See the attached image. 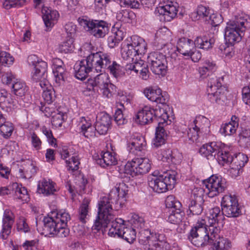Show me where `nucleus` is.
<instances>
[{"instance_id": "6e6d98bb", "label": "nucleus", "mask_w": 250, "mask_h": 250, "mask_svg": "<svg viewBox=\"0 0 250 250\" xmlns=\"http://www.w3.org/2000/svg\"><path fill=\"white\" fill-rule=\"evenodd\" d=\"M26 2V0H5L3 3V6L6 9H9L12 7L23 6Z\"/></svg>"}, {"instance_id": "0eeeda50", "label": "nucleus", "mask_w": 250, "mask_h": 250, "mask_svg": "<svg viewBox=\"0 0 250 250\" xmlns=\"http://www.w3.org/2000/svg\"><path fill=\"white\" fill-rule=\"evenodd\" d=\"M221 80H223V77L217 78L213 76L209 79L208 83L207 92L209 101L213 104H223L226 97L225 89L222 87Z\"/></svg>"}, {"instance_id": "f704fd0d", "label": "nucleus", "mask_w": 250, "mask_h": 250, "mask_svg": "<svg viewBox=\"0 0 250 250\" xmlns=\"http://www.w3.org/2000/svg\"><path fill=\"white\" fill-rule=\"evenodd\" d=\"M11 194L14 193L16 198L21 199L23 201H27L29 199L28 192L25 187L17 183L11 185Z\"/></svg>"}, {"instance_id": "338daca9", "label": "nucleus", "mask_w": 250, "mask_h": 250, "mask_svg": "<svg viewBox=\"0 0 250 250\" xmlns=\"http://www.w3.org/2000/svg\"><path fill=\"white\" fill-rule=\"evenodd\" d=\"M114 121L118 125H124L126 120L124 118L122 108L118 107L114 114Z\"/></svg>"}, {"instance_id": "49530a36", "label": "nucleus", "mask_w": 250, "mask_h": 250, "mask_svg": "<svg viewBox=\"0 0 250 250\" xmlns=\"http://www.w3.org/2000/svg\"><path fill=\"white\" fill-rule=\"evenodd\" d=\"M5 121V120H4ZM0 133L5 139L9 138L13 131L14 126L11 123L5 121L0 122Z\"/></svg>"}, {"instance_id": "ea45409f", "label": "nucleus", "mask_w": 250, "mask_h": 250, "mask_svg": "<svg viewBox=\"0 0 250 250\" xmlns=\"http://www.w3.org/2000/svg\"><path fill=\"white\" fill-rule=\"evenodd\" d=\"M50 108L49 107H46L45 110L46 112H48L49 115L52 116L51 123L53 126L55 127H61L64 121V114L58 110L57 112L55 111H49Z\"/></svg>"}, {"instance_id": "bf43d9fd", "label": "nucleus", "mask_w": 250, "mask_h": 250, "mask_svg": "<svg viewBox=\"0 0 250 250\" xmlns=\"http://www.w3.org/2000/svg\"><path fill=\"white\" fill-rule=\"evenodd\" d=\"M88 203L83 202L81 206L79 209V219L83 223H86V219L88 213Z\"/></svg>"}, {"instance_id": "de8ad7c7", "label": "nucleus", "mask_w": 250, "mask_h": 250, "mask_svg": "<svg viewBox=\"0 0 250 250\" xmlns=\"http://www.w3.org/2000/svg\"><path fill=\"white\" fill-rule=\"evenodd\" d=\"M141 3L137 0H124V3L125 5L129 6L131 8L139 9L140 8L142 5L145 4L149 5L153 3L155 0H140Z\"/></svg>"}, {"instance_id": "603ef678", "label": "nucleus", "mask_w": 250, "mask_h": 250, "mask_svg": "<svg viewBox=\"0 0 250 250\" xmlns=\"http://www.w3.org/2000/svg\"><path fill=\"white\" fill-rule=\"evenodd\" d=\"M73 39L72 38H69L66 41L63 42L59 46V51L61 53H67L69 52L72 51L74 48L73 44Z\"/></svg>"}, {"instance_id": "680f3d73", "label": "nucleus", "mask_w": 250, "mask_h": 250, "mask_svg": "<svg viewBox=\"0 0 250 250\" xmlns=\"http://www.w3.org/2000/svg\"><path fill=\"white\" fill-rule=\"evenodd\" d=\"M133 15V13L132 12L125 10L117 13V18L122 21L129 22Z\"/></svg>"}, {"instance_id": "20e7f679", "label": "nucleus", "mask_w": 250, "mask_h": 250, "mask_svg": "<svg viewBox=\"0 0 250 250\" xmlns=\"http://www.w3.org/2000/svg\"><path fill=\"white\" fill-rule=\"evenodd\" d=\"M250 27V18L246 15L241 17L235 21H230L227 23L225 32L226 43L232 45L241 41L244 32Z\"/></svg>"}, {"instance_id": "cd10ccee", "label": "nucleus", "mask_w": 250, "mask_h": 250, "mask_svg": "<svg viewBox=\"0 0 250 250\" xmlns=\"http://www.w3.org/2000/svg\"><path fill=\"white\" fill-rule=\"evenodd\" d=\"M209 250H228L231 246L230 242L226 238L221 237L219 233L215 235Z\"/></svg>"}, {"instance_id": "c85d7f7f", "label": "nucleus", "mask_w": 250, "mask_h": 250, "mask_svg": "<svg viewBox=\"0 0 250 250\" xmlns=\"http://www.w3.org/2000/svg\"><path fill=\"white\" fill-rule=\"evenodd\" d=\"M81 133L85 138H90L96 136L95 125L92 126L90 120H87L85 117H81L80 120Z\"/></svg>"}, {"instance_id": "aec40b11", "label": "nucleus", "mask_w": 250, "mask_h": 250, "mask_svg": "<svg viewBox=\"0 0 250 250\" xmlns=\"http://www.w3.org/2000/svg\"><path fill=\"white\" fill-rule=\"evenodd\" d=\"M146 146L145 138L141 135H134L127 143V150L135 155L140 153L145 149Z\"/></svg>"}, {"instance_id": "f8f14e48", "label": "nucleus", "mask_w": 250, "mask_h": 250, "mask_svg": "<svg viewBox=\"0 0 250 250\" xmlns=\"http://www.w3.org/2000/svg\"><path fill=\"white\" fill-rule=\"evenodd\" d=\"M208 189V195L210 198L218 196L227 190L228 183L226 179L220 175H212L204 181Z\"/></svg>"}, {"instance_id": "7c9ffc66", "label": "nucleus", "mask_w": 250, "mask_h": 250, "mask_svg": "<svg viewBox=\"0 0 250 250\" xmlns=\"http://www.w3.org/2000/svg\"><path fill=\"white\" fill-rule=\"evenodd\" d=\"M97 164L102 167L115 165L117 163V160L111 153L106 151L103 154L101 153L100 156L99 155L94 156Z\"/></svg>"}, {"instance_id": "dca6fc26", "label": "nucleus", "mask_w": 250, "mask_h": 250, "mask_svg": "<svg viewBox=\"0 0 250 250\" xmlns=\"http://www.w3.org/2000/svg\"><path fill=\"white\" fill-rule=\"evenodd\" d=\"M177 3L174 5L172 2H170L169 4L160 6L156 8L154 13L156 16L160 17L161 21H170L177 15Z\"/></svg>"}, {"instance_id": "7ed1b4c3", "label": "nucleus", "mask_w": 250, "mask_h": 250, "mask_svg": "<svg viewBox=\"0 0 250 250\" xmlns=\"http://www.w3.org/2000/svg\"><path fill=\"white\" fill-rule=\"evenodd\" d=\"M176 172L167 170L161 174L159 171H154L147 178L149 187L157 193L165 192L172 189L176 183Z\"/></svg>"}, {"instance_id": "5701e85b", "label": "nucleus", "mask_w": 250, "mask_h": 250, "mask_svg": "<svg viewBox=\"0 0 250 250\" xmlns=\"http://www.w3.org/2000/svg\"><path fill=\"white\" fill-rule=\"evenodd\" d=\"M220 145V143L214 142L204 144L199 149V152L208 160H214L217 152H219Z\"/></svg>"}, {"instance_id": "c756f323", "label": "nucleus", "mask_w": 250, "mask_h": 250, "mask_svg": "<svg viewBox=\"0 0 250 250\" xmlns=\"http://www.w3.org/2000/svg\"><path fill=\"white\" fill-rule=\"evenodd\" d=\"M239 119L235 115H233L231 120L222 126L220 129V133L224 136H230L234 134L239 126Z\"/></svg>"}, {"instance_id": "79ce46f5", "label": "nucleus", "mask_w": 250, "mask_h": 250, "mask_svg": "<svg viewBox=\"0 0 250 250\" xmlns=\"http://www.w3.org/2000/svg\"><path fill=\"white\" fill-rule=\"evenodd\" d=\"M152 113L154 116V120H156L157 121L158 125H159V122H160V121L162 123V126H165V125H168L167 122L169 117L165 109L159 107L158 108H156L154 109V112Z\"/></svg>"}, {"instance_id": "1a4fd4ad", "label": "nucleus", "mask_w": 250, "mask_h": 250, "mask_svg": "<svg viewBox=\"0 0 250 250\" xmlns=\"http://www.w3.org/2000/svg\"><path fill=\"white\" fill-rule=\"evenodd\" d=\"M85 63L93 72L105 71V68L110 62V55L102 51L92 53L84 60Z\"/></svg>"}, {"instance_id": "423d86ee", "label": "nucleus", "mask_w": 250, "mask_h": 250, "mask_svg": "<svg viewBox=\"0 0 250 250\" xmlns=\"http://www.w3.org/2000/svg\"><path fill=\"white\" fill-rule=\"evenodd\" d=\"M78 21L85 31L96 38H104L109 31L108 23L103 20H90L79 18Z\"/></svg>"}, {"instance_id": "6ab92c4d", "label": "nucleus", "mask_w": 250, "mask_h": 250, "mask_svg": "<svg viewBox=\"0 0 250 250\" xmlns=\"http://www.w3.org/2000/svg\"><path fill=\"white\" fill-rule=\"evenodd\" d=\"M111 117L107 113L102 112L99 114L95 123V129L100 135L105 134L111 124Z\"/></svg>"}, {"instance_id": "4468645a", "label": "nucleus", "mask_w": 250, "mask_h": 250, "mask_svg": "<svg viewBox=\"0 0 250 250\" xmlns=\"http://www.w3.org/2000/svg\"><path fill=\"white\" fill-rule=\"evenodd\" d=\"M150 70L156 75L164 76L167 69V61L163 54L158 52L150 53L147 58Z\"/></svg>"}, {"instance_id": "3c124183", "label": "nucleus", "mask_w": 250, "mask_h": 250, "mask_svg": "<svg viewBox=\"0 0 250 250\" xmlns=\"http://www.w3.org/2000/svg\"><path fill=\"white\" fill-rule=\"evenodd\" d=\"M54 218L57 220L58 223H60L61 227H63V228H67L66 227L67 222L70 219V217L68 213L60 211L56 214Z\"/></svg>"}, {"instance_id": "13d9d810", "label": "nucleus", "mask_w": 250, "mask_h": 250, "mask_svg": "<svg viewBox=\"0 0 250 250\" xmlns=\"http://www.w3.org/2000/svg\"><path fill=\"white\" fill-rule=\"evenodd\" d=\"M42 97L47 104H51L56 98L54 90L51 87L50 89L47 88L43 92Z\"/></svg>"}, {"instance_id": "f3484780", "label": "nucleus", "mask_w": 250, "mask_h": 250, "mask_svg": "<svg viewBox=\"0 0 250 250\" xmlns=\"http://www.w3.org/2000/svg\"><path fill=\"white\" fill-rule=\"evenodd\" d=\"M144 94L149 100L157 104L164 105L168 101L167 94L162 93V90L157 87H147L144 90Z\"/></svg>"}, {"instance_id": "e2e57ef3", "label": "nucleus", "mask_w": 250, "mask_h": 250, "mask_svg": "<svg viewBox=\"0 0 250 250\" xmlns=\"http://www.w3.org/2000/svg\"><path fill=\"white\" fill-rule=\"evenodd\" d=\"M64 66H63L53 69V72L55 77V81L57 83H61V81H64V75L65 74V70Z\"/></svg>"}, {"instance_id": "0e129e2a", "label": "nucleus", "mask_w": 250, "mask_h": 250, "mask_svg": "<svg viewBox=\"0 0 250 250\" xmlns=\"http://www.w3.org/2000/svg\"><path fill=\"white\" fill-rule=\"evenodd\" d=\"M42 132L47 138V141L50 145L52 146L54 145L55 146H57V140L54 137L52 131L50 129L47 128L45 126H43L42 127Z\"/></svg>"}, {"instance_id": "4d7b16f0", "label": "nucleus", "mask_w": 250, "mask_h": 250, "mask_svg": "<svg viewBox=\"0 0 250 250\" xmlns=\"http://www.w3.org/2000/svg\"><path fill=\"white\" fill-rule=\"evenodd\" d=\"M17 229L19 232L26 233L30 231V228L23 217H20L17 222Z\"/></svg>"}, {"instance_id": "4be33fe9", "label": "nucleus", "mask_w": 250, "mask_h": 250, "mask_svg": "<svg viewBox=\"0 0 250 250\" xmlns=\"http://www.w3.org/2000/svg\"><path fill=\"white\" fill-rule=\"evenodd\" d=\"M208 214L209 226L216 227L220 229V227L223 226L224 223L225 215L222 210L221 211L220 208L216 207L209 209Z\"/></svg>"}, {"instance_id": "9d476101", "label": "nucleus", "mask_w": 250, "mask_h": 250, "mask_svg": "<svg viewBox=\"0 0 250 250\" xmlns=\"http://www.w3.org/2000/svg\"><path fill=\"white\" fill-rule=\"evenodd\" d=\"M43 227L42 233L45 236L65 237L68 235L69 230L60 226L53 216L45 217L43 220Z\"/></svg>"}, {"instance_id": "4c0bfd02", "label": "nucleus", "mask_w": 250, "mask_h": 250, "mask_svg": "<svg viewBox=\"0 0 250 250\" xmlns=\"http://www.w3.org/2000/svg\"><path fill=\"white\" fill-rule=\"evenodd\" d=\"M28 61L29 64L34 66L35 70L47 72V64L42 60H40L35 55H30L28 58Z\"/></svg>"}, {"instance_id": "c03bdc74", "label": "nucleus", "mask_w": 250, "mask_h": 250, "mask_svg": "<svg viewBox=\"0 0 250 250\" xmlns=\"http://www.w3.org/2000/svg\"><path fill=\"white\" fill-rule=\"evenodd\" d=\"M12 88L14 93L20 97L25 96L28 90L25 83L18 80L14 81V83L12 84Z\"/></svg>"}, {"instance_id": "a878e982", "label": "nucleus", "mask_w": 250, "mask_h": 250, "mask_svg": "<svg viewBox=\"0 0 250 250\" xmlns=\"http://www.w3.org/2000/svg\"><path fill=\"white\" fill-rule=\"evenodd\" d=\"M194 48L193 42L190 39L182 38L179 39L177 42L178 51L185 56H189L192 53V50H194Z\"/></svg>"}, {"instance_id": "a211bd4d", "label": "nucleus", "mask_w": 250, "mask_h": 250, "mask_svg": "<svg viewBox=\"0 0 250 250\" xmlns=\"http://www.w3.org/2000/svg\"><path fill=\"white\" fill-rule=\"evenodd\" d=\"M138 219L133 221V227H125L124 226L121 232V235L120 238H122L130 244L132 243L136 237L137 231L135 228L139 231V228L144 226L143 219L138 218Z\"/></svg>"}, {"instance_id": "412c9836", "label": "nucleus", "mask_w": 250, "mask_h": 250, "mask_svg": "<svg viewBox=\"0 0 250 250\" xmlns=\"http://www.w3.org/2000/svg\"><path fill=\"white\" fill-rule=\"evenodd\" d=\"M94 79L88 80L87 86L89 90L98 92L100 89L107 86L109 82L108 76L104 72H100Z\"/></svg>"}, {"instance_id": "b1692460", "label": "nucleus", "mask_w": 250, "mask_h": 250, "mask_svg": "<svg viewBox=\"0 0 250 250\" xmlns=\"http://www.w3.org/2000/svg\"><path fill=\"white\" fill-rule=\"evenodd\" d=\"M154 109L148 106L144 107L138 112L134 118L135 121L141 125L148 124L154 120L153 113Z\"/></svg>"}, {"instance_id": "58836bf2", "label": "nucleus", "mask_w": 250, "mask_h": 250, "mask_svg": "<svg viewBox=\"0 0 250 250\" xmlns=\"http://www.w3.org/2000/svg\"><path fill=\"white\" fill-rule=\"evenodd\" d=\"M219 152H217L216 158L214 160L218 161L220 165L224 166L225 164L231 163L233 161V158L230 155L229 153L224 150L222 145H220V149L219 150Z\"/></svg>"}, {"instance_id": "69168bd1", "label": "nucleus", "mask_w": 250, "mask_h": 250, "mask_svg": "<svg viewBox=\"0 0 250 250\" xmlns=\"http://www.w3.org/2000/svg\"><path fill=\"white\" fill-rule=\"evenodd\" d=\"M208 22L212 26H217L222 22L221 16L215 14H213L208 16Z\"/></svg>"}, {"instance_id": "39448f33", "label": "nucleus", "mask_w": 250, "mask_h": 250, "mask_svg": "<svg viewBox=\"0 0 250 250\" xmlns=\"http://www.w3.org/2000/svg\"><path fill=\"white\" fill-rule=\"evenodd\" d=\"M122 49V55L124 59H133L136 55L145 53L146 44L144 40L137 36H133L127 38L124 42Z\"/></svg>"}, {"instance_id": "6e6552de", "label": "nucleus", "mask_w": 250, "mask_h": 250, "mask_svg": "<svg viewBox=\"0 0 250 250\" xmlns=\"http://www.w3.org/2000/svg\"><path fill=\"white\" fill-rule=\"evenodd\" d=\"M115 212L114 211V217L111 219L105 225H104V221L101 218H99V209H98V214L95 219L94 224L92 227L93 230H96L99 231L101 230L103 233L105 231V229L107 227L108 224L111 223V228L109 229L108 234L111 237H121V231L122 229L124 227V220L122 218H115Z\"/></svg>"}, {"instance_id": "2eb2a0df", "label": "nucleus", "mask_w": 250, "mask_h": 250, "mask_svg": "<svg viewBox=\"0 0 250 250\" xmlns=\"http://www.w3.org/2000/svg\"><path fill=\"white\" fill-rule=\"evenodd\" d=\"M223 213L228 217H236L241 214V209L236 197L231 194L224 195L222 199Z\"/></svg>"}, {"instance_id": "f03ea898", "label": "nucleus", "mask_w": 250, "mask_h": 250, "mask_svg": "<svg viewBox=\"0 0 250 250\" xmlns=\"http://www.w3.org/2000/svg\"><path fill=\"white\" fill-rule=\"evenodd\" d=\"M220 233L216 227L206 225L205 220L198 221L188 235V239L197 247H204L212 242L215 235Z\"/></svg>"}, {"instance_id": "72a5a7b5", "label": "nucleus", "mask_w": 250, "mask_h": 250, "mask_svg": "<svg viewBox=\"0 0 250 250\" xmlns=\"http://www.w3.org/2000/svg\"><path fill=\"white\" fill-rule=\"evenodd\" d=\"M248 156L243 153H239L231 162L232 169L237 171V175L242 172V168L248 162Z\"/></svg>"}, {"instance_id": "c9c22d12", "label": "nucleus", "mask_w": 250, "mask_h": 250, "mask_svg": "<svg viewBox=\"0 0 250 250\" xmlns=\"http://www.w3.org/2000/svg\"><path fill=\"white\" fill-rule=\"evenodd\" d=\"M214 42L213 38H209L206 36H198L195 39L193 44L194 47L208 50L212 47Z\"/></svg>"}, {"instance_id": "774afa93", "label": "nucleus", "mask_w": 250, "mask_h": 250, "mask_svg": "<svg viewBox=\"0 0 250 250\" xmlns=\"http://www.w3.org/2000/svg\"><path fill=\"white\" fill-rule=\"evenodd\" d=\"M243 101L248 105H250V86H244L242 89Z\"/></svg>"}, {"instance_id": "052dcab7", "label": "nucleus", "mask_w": 250, "mask_h": 250, "mask_svg": "<svg viewBox=\"0 0 250 250\" xmlns=\"http://www.w3.org/2000/svg\"><path fill=\"white\" fill-rule=\"evenodd\" d=\"M67 169L72 172L76 171L79 168V165L80 164L79 159L77 156H74L71 157V161H66Z\"/></svg>"}, {"instance_id": "8fccbe9b", "label": "nucleus", "mask_w": 250, "mask_h": 250, "mask_svg": "<svg viewBox=\"0 0 250 250\" xmlns=\"http://www.w3.org/2000/svg\"><path fill=\"white\" fill-rule=\"evenodd\" d=\"M197 122V121L196 120L194 121L195 124H196ZM202 132L200 127H199L196 125H195L194 127L189 129V131L188 132V136L189 139L192 142H197Z\"/></svg>"}, {"instance_id": "bb28decb", "label": "nucleus", "mask_w": 250, "mask_h": 250, "mask_svg": "<svg viewBox=\"0 0 250 250\" xmlns=\"http://www.w3.org/2000/svg\"><path fill=\"white\" fill-rule=\"evenodd\" d=\"M10 212L5 210L4 212L2 219V229L0 232L1 238L5 240L11 233L12 225L14 223V219L10 216Z\"/></svg>"}, {"instance_id": "e433bc0d", "label": "nucleus", "mask_w": 250, "mask_h": 250, "mask_svg": "<svg viewBox=\"0 0 250 250\" xmlns=\"http://www.w3.org/2000/svg\"><path fill=\"white\" fill-rule=\"evenodd\" d=\"M37 191L39 193H42L46 196L53 194L56 189L52 181H48L45 179L39 182Z\"/></svg>"}, {"instance_id": "ddd939ff", "label": "nucleus", "mask_w": 250, "mask_h": 250, "mask_svg": "<svg viewBox=\"0 0 250 250\" xmlns=\"http://www.w3.org/2000/svg\"><path fill=\"white\" fill-rule=\"evenodd\" d=\"M204 191L201 188H194L191 193L190 197L188 203V214L189 215H199L201 214L204 209Z\"/></svg>"}, {"instance_id": "2f4dec72", "label": "nucleus", "mask_w": 250, "mask_h": 250, "mask_svg": "<svg viewBox=\"0 0 250 250\" xmlns=\"http://www.w3.org/2000/svg\"><path fill=\"white\" fill-rule=\"evenodd\" d=\"M74 69L76 78L81 80H84L87 77L88 74L92 72L89 67H88L84 60L77 62L74 66Z\"/></svg>"}, {"instance_id": "09e8293b", "label": "nucleus", "mask_w": 250, "mask_h": 250, "mask_svg": "<svg viewBox=\"0 0 250 250\" xmlns=\"http://www.w3.org/2000/svg\"><path fill=\"white\" fill-rule=\"evenodd\" d=\"M14 62V59L10 55L6 52L0 53V73L3 72V66L10 65Z\"/></svg>"}, {"instance_id": "393cba45", "label": "nucleus", "mask_w": 250, "mask_h": 250, "mask_svg": "<svg viewBox=\"0 0 250 250\" xmlns=\"http://www.w3.org/2000/svg\"><path fill=\"white\" fill-rule=\"evenodd\" d=\"M42 13L44 24L48 28L53 27L59 17L57 11L47 7L42 8Z\"/></svg>"}, {"instance_id": "9b49d317", "label": "nucleus", "mask_w": 250, "mask_h": 250, "mask_svg": "<svg viewBox=\"0 0 250 250\" xmlns=\"http://www.w3.org/2000/svg\"><path fill=\"white\" fill-rule=\"evenodd\" d=\"M150 161L146 158H135L124 166V172L132 177L147 173L151 168Z\"/></svg>"}, {"instance_id": "473e14b6", "label": "nucleus", "mask_w": 250, "mask_h": 250, "mask_svg": "<svg viewBox=\"0 0 250 250\" xmlns=\"http://www.w3.org/2000/svg\"><path fill=\"white\" fill-rule=\"evenodd\" d=\"M162 123L160 121L159 125L156 128L155 137L153 141V145L155 147H159L165 144L167 134L165 128V126H162Z\"/></svg>"}, {"instance_id": "a18cd8bd", "label": "nucleus", "mask_w": 250, "mask_h": 250, "mask_svg": "<svg viewBox=\"0 0 250 250\" xmlns=\"http://www.w3.org/2000/svg\"><path fill=\"white\" fill-rule=\"evenodd\" d=\"M209 14V9L208 8L203 5H199L196 11L191 14V17L195 21L204 18H205L207 21Z\"/></svg>"}, {"instance_id": "864d4df0", "label": "nucleus", "mask_w": 250, "mask_h": 250, "mask_svg": "<svg viewBox=\"0 0 250 250\" xmlns=\"http://www.w3.org/2000/svg\"><path fill=\"white\" fill-rule=\"evenodd\" d=\"M111 58L110 57V62L105 68V70L106 69H108L110 73L112 74L114 77L117 78L121 74V67L115 61L113 62L112 64H111Z\"/></svg>"}, {"instance_id": "37998d69", "label": "nucleus", "mask_w": 250, "mask_h": 250, "mask_svg": "<svg viewBox=\"0 0 250 250\" xmlns=\"http://www.w3.org/2000/svg\"><path fill=\"white\" fill-rule=\"evenodd\" d=\"M139 231V242L143 245H148L150 247L153 242V236L148 229H143Z\"/></svg>"}, {"instance_id": "a19ab883", "label": "nucleus", "mask_w": 250, "mask_h": 250, "mask_svg": "<svg viewBox=\"0 0 250 250\" xmlns=\"http://www.w3.org/2000/svg\"><path fill=\"white\" fill-rule=\"evenodd\" d=\"M170 213L168 215L167 221L171 224L179 225L182 222L184 218L185 213L182 210L181 208L172 209L170 210Z\"/></svg>"}, {"instance_id": "5fc2aeb1", "label": "nucleus", "mask_w": 250, "mask_h": 250, "mask_svg": "<svg viewBox=\"0 0 250 250\" xmlns=\"http://www.w3.org/2000/svg\"><path fill=\"white\" fill-rule=\"evenodd\" d=\"M165 202L167 208H171L170 210L178 209L182 207L181 203L176 200L172 195L167 196Z\"/></svg>"}, {"instance_id": "f257e3e1", "label": "nucleus", "mask_w": 250, "mask_h": 250, "mask_svg": "<svg viewBox=\"0 0 250 250\" xmlns=\"http://www.w3.org/2000/svg\"><path fill=\"white\" fill-rule=\"evenodd\" d=\"M127 187L124 182L120 183L119 185L113 188L109 192L108 196L101 198L98 202L99 218L104 220V225L107 224L114 217V210L112 208V204H118L120 200L121 204L125 199L128 192Z\"/></svg>"}]
</instances>
